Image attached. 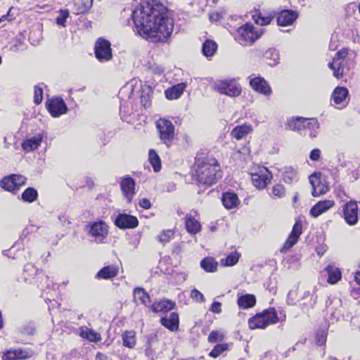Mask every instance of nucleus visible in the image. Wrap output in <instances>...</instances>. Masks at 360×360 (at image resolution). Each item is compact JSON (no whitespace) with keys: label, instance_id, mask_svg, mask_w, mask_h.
<instances>
[{"label":"nucleus","instance_id":"nucleus-2","mask_svg":"<svg viewBox=\"0 0 360 360\" xmlns=\"http://www.w3.org/2000/svg\"><path fill=\"white\" fill-rule=\"evenodd\" d=\"M193 176L200 184L212 186L221 177L220 166L214 158H207L196 163Z\"/></svg>","mask_w":360,"mask_h":360},{"label":"nucleus","instance_id":"nucleus-21","mask_svg":"<svg viewBox=\"0 0 360 360\" xmlns=\"http://www.w3.org/2000/svg\"><path fill=\"white\" fill-rule=\"evenodd\" d=\"M250 85L255 91L265 96H270L272 93L270 86L266 81L261 77L251 79Z\"/></svg>","mask_w":360,"mask_h":360},{"label":"nucleus","instance_id":"nucleus-27","mask_svg":"<svg viewBox=\"0 0 360 360\" xmlns=\"http://www.w3.org/2000/svg\"><path fill=\"white\" fill-rule=\"evenodd\" d=\"M187 84L182 82L165 90V94L167 99L173 100L179 98L184 91Z\"/></svg>","mask_w":360,"mask_h":360},{"label":"nucleus","instance_id":"nucleus-40","mask_svg":"<svg viewBox=\"0 0 360 360\" xmlns=\"http://www.w3.org/2000/svg\"><path fill=\"white\" fill-rule=\"evenodd\" d=\"M217 49V44L215 41L208 39L202 44V51L206 57L212 56Z\"/></svg>","mask_w":360,"mask_h":360},{"label":"nucleus","instance_id":"nucleus-20","mask_svg":"<svg viewBox=\"0 0 360 360\" xmlns=\"http://www.w3.org/2000/svg\"><path fill=\"white\" fill-rule=\"evenodd\" d=\"M194 213L195 214H198L197 211L192 210L189 214H187L184 217V225L185 229L188 233L191 235H195L199 233L201 230V224L199 222L198 219H195V217L192 214Z\"/></svg>","mask_w":360,"mask_h":360},{"label":"nucleus","instance_id":"nucleus-4","mask_svg":"<svg viewBox=\"0 0 360 360\" xmlns=\"http://www.w3.org/2000/svg\"><path fill=\"white\" fill-rule=\"evenodd\" d=\"M278 321L275 309L269 308L251 317L248 320V325L250 329H264L268 326L275 324Z\"/></svg>","mask_w":360,"mask_h":360},{"label":"nucleus","instance_id":"nucleus-29","mask_svg":"<svg viewBox=\"0 0 360 360\" xmlns=\"http://www.w3.org/2000/svg\"><path fill=\"white\" fill-rule=\"evenodd\" d=\"M79 335L81 338L90 342H98L101 340V335L98 333L86 326H82L79 328Z\"/></svg>","mask_w":360,"mask_h":360},{"label":"nucleus","instance_id":"nucleus-35","mask_svg":"<svg viewBox=\"0 0 360 360\" xmlns=\"http://www.w3.org/2000/svg\"><path fill=\"white\" fill-rule=\"evenodd\" d=\"M348 90L345 87H336L333 91L332 98L335 104L347 103Z\"/></svg>","mask_w":360,"mask_h":360},{"label":"nucleus","instance_id":"nucleus-42","mask_svg":"<svg viewBox=\"0 0 360 360\" xmlns=\"http://www.w3.org/2000/svg\"><path fill=\"white\" fill-rule=\"evenodd\" d=\"M252 18L255 23L261 26L269 25L273 19V17L270 15H265L259 11H255V14L252 15Z\"/></svg>","mask_w":360,"mask_h":360},{"label":"nucleus","instance_id":"nucleus-38","mask_svg":"<svg viewBox=\"0 0 360 360\" xmlns=\"http://www.w3.org/2000/svg\"><path fill=\"white\" fill-rule=\"evenodd\" d=\"M76 13H84L89 10L93 5V0H74Z\"/></svg>","mask_w":360,"mask_h":360},{"label":"nucleus","instance_id":"nucleus-51","mask_svg":"<svg viewBox=\"0 0 360 360\" xmlns=\"http://www.w3.org/2000/svg\"><path fill=\"white\" fill-rule=\"evenodd\" d=\"M70 13L67 9H61L58 12V16L56 18V23L58 25L65 27L67 18L69 17Z\"/></svg>","mask_w":360,"mask_h":360},{"label":"nucleus","instance_id":"nucleus-5","mask_svg":"<svg viewBox=\"0 0 360 360\" xmlns=\"http://www.w3.org/2000/svg\"><path fill=\"white\" fill-rule=\"evenodd\" d=\"M347 56V50L342 49L337 52L333 62L329 63L328 67L333 70V76L337 79L342 78L349 75V69L346 67L347 61L345 60Z\"/></svg>","mask_w":360,"mask_h":360},{"label":"nucleus","instance_id":"nucleus-44","mask_svg":"<svg viewBox=\"0 0 360 360\" xmlns=\"http://www.w3.org/2000/svg\"><path fill=\"white\" fill-rule=\"evenodd\" d=\"M217 262L212 257H206L200 262V266L207 272L217 271Z\"/></svg>","mask_w":360,"mask_h":360},{"label":"nucleus","instance_id":"nucleus-17","mask_svg":"<svg viewBox=\"0 0 360 360\" xmlns=\"http://www.w3.org/2000/svg\"><path fill=\"white\" fill-rule=\"evenodd\" d=\"M115 225L122 229H134L139 225L138 219L133 215L120 214L115 221Z\"/></svg>","mask_w":360,"mask_h":360},{"label":"nucleus","instance_id":"nucleus-55","mask_svg":"<svg viewBox=\"0 0 360 360\" xmlns=\"http://www.w3.org/2000/svg\"><path fill=\"white\" fill-rule=\"evenodd\" d=\"M34 103L39 104L43 100V90L41 87L36 86L34 87Z\"/></svg>","mask_w":360,"mask_h":360},{"label":"nucleus","instance_id":"nucleus-3","mask_svg":"<svg viewBox=\"0 0 360 360\" xmlns=\"http://www.w3.org/2000/svg\"><path fill=\"white\" fill-rule=\"evenodd\" d=\"M264 34V29H256L250 23L240 27L236 33V40L243 46L252 45Z\"/></svg>","mask_w":360,"mask_h":360},{"label":"nucleus","instance_id":"nucleus-47","mask_svg":"<svg viewBox=\"0 0 360 360\" xmlns=\"http://www.w3.org/2000/svg\"><path fill=\"white\" fill-rule=\"evenodd\" d=\"M152 90L149 86L142 89L141 102L145 108L150 106Z\"/></svg>","mask_w":360,"mask_h":360},{"label":"nucleus","instance_id":"nucleus-22","mask_svg":"<svg viewBox=\"0 0 360 360\" xmlns=\"http://www.w3.org/2000/svg\"><path fill=\"white\" fill-rule=\"evenodd\" d=\"M335 205V202L332 200H326L319 201L314 205L310 210V214L313 217H318L323 213L327 212Z\"/></svg>","mask_w":360,"mask_h":360},{"label":"nucleus","instance_id":"nucleus-8","mask_svg":"<svg viewBox=\"0 0 360 360\" xmlns=\"http://www.w3.org/2000/svg\"><path fill=\"white\" fill-rule=\"evenodd\" d=\"M88 234L94 238V241L98 243H102L108 235V226L102 221H94L86 226Z\"/></svg>","mask_w":360,"mask_h":360},{"label":"nucleus","instance_id":"nucleus-31","mask_svg":"<svg viewBox=\"0 0 360 360\" xmlns=\"http://www.w3.org/2000/svg\"><path fill=\"white\" fill-rule=\"evenodd\" d=\"M134 300L136 304H143L148 307L151 302L149 295L141 288H136L134 290Z\"/></svg>","mask_w":360,"mask_h":360},{"label":"nucleus","instance_id":"nucleus-59","mask_svg":"<svg viewBox=\"0 0 360 360\" xmlns=\"http://www.w3.org/2000/svg\"><path fill=\"white\" fill-rule=\"evenodd\" d=\"M210 311L215 314H220L221 312V304L214 301L210 306Z\"/></svg>","mask_w":360,"mask_h":360},{"label":"nucleus","instance_id":"nucleus-60","mask_svg":"<svg viewBox=\"0 0 360 360\" xmlns=\"http://www.w3.org/2000/svg\"><path fill=\"white\" fill-rule=\"evenodd\" d=\"M321 157V150L318 148L312 150L310 153L309 158L313 161H317Z\"/></svg>","mask_w":360,"mask_h":360},{"label":"nucleus","instance_id":"nucleus-37","mask_svg":"<svg viewBox=\"0 0 360 360\" xmlns=\"http://www.w3.org/2000/svg\"><path fill=\"white\" fill-rule=\"evenodd\" d=\"M237 303L240 308L248 309L256 304V298L253 295L246 294L238 297Z\"/></svg>","mask_w":360,"mask_h":360},{"label":"nucleus","instance_id":"nucleus-12","mask_svg":"<svg viewBox=\"0 0 360 360\" xmlns=\"http://www.w3.org/2000/svg\"><path fill=\"white\" fill-rule=\"evenodd\" d=\"M26 178L24 176L19 174H13L9 176L4 178L1 181V186L8 191L15 192L19 188L25 184Z\"/></svg>","mask_w":360,"mask_h":360},{"label":"nucleus","instance_id":"nucleus-6","mask_svg":"<svg viewBox=\"0 0 360 360\" xmlns=\"http://www.w3.org/2000/svg\"><path fill=\"white\" fill-rule=\"evenodd\" d=\"M213 87L219 94L230 97L238 96L242 91L240 85L235 79L217 80Z\"/></svg>","mask_w":360,"mask_h":360},{"label":"nucleus","instance_id":"nucleus-46","mask_svg":"<svg viewBox=\"0 0 360 360\" xmlns=\"http://www.w3.org/2000/svg\"><path fill=\"white\" fill-rule=\"evenodd\" d=\"M285 186L281 184H276L273 186L270 196L273 199L282 198L285 197Z\"/></svg>","mask_w":360,"mask_h":360},{"label":"nucleus","instance_id":"nucleus-9","mask_svg":"<svg viewBox=\"0 0 360 360\" xmlns=\"http://www.w3.org/2000/svg\"><path fill=\"white\" fill-rule=\"evenodd\" d=\"M110 43L104 39H98L95 44V55L100 62H106L112 59Z\"/></svg>","mask_w":360,"mask_h":360},{"label":"nucleus","instance_id":"nucleus-53","mask_svg":"<svg viewBox=\"0 0 360 360\" xmlns=\"http://www.w3.org/2000/svg\"><path fill=\"white\" fill-rule=\"evenodd\" d=\"M228 349H229V345L228 344H218L210 352V355L211 356H212V357H217L222 352L228 350Z\"/></svg>","mask_w":360,"mask_h":360},{"label":"nucleus","instance_id":"nucleus-58","mask_svg":"<svg viewBox=\"0 0 360 360\" xmlns=\"http://www.w3.org/2000/svg\"><path fill=\"white\" fill-rule=\"evenodd\" d=\"M326 336L327 334L324 330H321V332H319L316 335V343L319 345H323L325 344L326 341Z\"/></svg>","mask_w":360,"mask_h":360},{"label":"nucleus","instance_id":"nucleus-7","mask_svg":"<svg viewBox=\"0 0 360 360\" xmlns=\"http://www.w3.org/2000/svg\"><path fill=\"white\" fill-rule=\"evenodd\" d=\"M160 140L169 148L174 138V126L171 121L160 119L156 122Z\"/></svg>","mask_w":360,"mask_h":360},{"label":"nucleus","instance_id":"nucleus-49","mask_svg":"<svg viewBox=\"0 0 360 360\" xmlns=\"http://www.w3.org/2000/svg\"><path fill=\"white\" fill-rule=\"evenodd\" d=\"M174 233L171 229L163 230L157 237L158 240L162 244L169 243L174 237Z\"/></svg>","mask_w":360,"mask_h":360},{"label":"nucleus","instance_id":"nucleus-36","mask_svg":"<svg viewBox=\"0 0 360 360\" xmlns=\"http://www.w3.org/2000/svg\"><path fill=\"white\" fill-rule=\"evenodd\" d=\"M282 177L286 184H292L298 180L297 172L292 167H285L283 169Z\"/></svg>","mask_w":360,"mask_h":360},{"label":"nucleus","instance_id":"nucleus-63","mask_svg":"<svg viewBox=\"0 0 360 360\" xmlns=\"http://www.w3.org/2000/svg\"><path fill=\"white\" fill-rule=\"evenodd\" d=\"M319 128H307V129H309L310 130V132L309 133V136L311 137V138H315L317 136V134H318V131H317V129Z\"/></svg>","mask_w":360,"mask_h":360},{"label":"nucleus","instance_id":"nucleus-32","mask_svg":"<svg viewBox=\"0 0 360 360\" xmlns=\"http://www.w3.org/2000/svg\"><path fill=\"white\" fill-rule=\"evenodd\" d=\"M118 274V267L115 265H110L102 268L96 274L99 279H110L115 277Z\"/></svg>","mask_w":360,"mask_h":360},{"label":"nucleus","instance_id":"nucleus-23","mask_svg":"<svg viewBox=\"0 0 360 360\" xmlns=\"http://www.w3.org/2000/svg\"><path fill=\"white\" fill-rule=\"evenodd\" d=\"M160 323L171 331L177 330L179 328V315L176 312H172L169 315H166L160 319Z\"/></svg>","mask_w":360,"mask_h":360},{"label":"nucleus","instance_id":"nucleus-50","mask_svg":"<svg viewBox=\"0 0 360 360\" xmlns=\"http://www.w3.org/2000/svg\"><path fill=\"white\" fill-rule=\"evenodd\" d=\"M224 339V335L221 331L219 330H212L208 336V342L210 343L222 342Z\"/></svg>","mask_w":360,"mask_h":360},{"label":"nucleus","instance_id":"nucleus-43","mask_svg":"<svg viewBox=\"0 0 360 360\" xmlns=\"http://www.w3.org/2000/svg\"><path fill=\"white\" fill-rule=\"evenodd\" d=\"M264 58L270 66L276 65L279 60L278 52L275 49H268L264 54Z\"/></svg>","mask_w":360,"mask_h":360},{"label":"nucleus","instance_id":"nucleus-15","mask_svg":"<svg viewBox=\"0 0 360 360\" xmlns=\"http://www.w3.org/2000/svg\"><path fill=\"white\" fill-rule=\"evenodd\" d=\"M302 223L297 221L293 226L292 230L290 233L288 239L281 249V252H286L290 250L298 241L302 234Z\"/></svg>","mask_w":360,"mask_h":360},{"label":"nucleus","instance_id":"nucleus-28","mask_svg":"<svg viewBox=\"0 0 360 360\" xmlns=\"http://www.w3.org/2000/svg\"><path fill=\"white\" fill-rule=\"evenodd\" d=\"M174 302L169 300H162L151 305V309L155 313H165L174 309Z\"/></svg>","mask_w":360,"mask_h":360},{"label":"nucleus","instance_id":"nucleus-54","mask_svg":"<svg viewBox=\"0 0 360 360\" xmlns=\"http://www.w3.org/2000/svg\"><path fill=\"white\" fill-rule=\"evenodd\" d=\"M191 297L198 302L203 303L205 302L204 295L198 290L193 289L191 292Z\"/></svg>","mask_w":360,"mask_h":360},{"label":"nucleus","instance_id":"nucleus-64","mask_svg":"<svg viewBox=\"0 0 360 360\" xmlns=\"http://www.w3.org/2000/svg\"><path fill=\"white\" fill-rule=\"evenodd\" d=\"M220 18V15L217 13H210V20L212 22L217 21Z\"/></svg>","mask_w":360,"mask_h":360},{"label":"nucleus","instance_id":"nucleus-33","mask_svg":"<svg viewBox=\"0 0 360 360\" xmlns=\"http://www.w3.org/2000/svg\"><path fill=\"white\" fill-rule=\"evenodd\" d=\"M250 125H239L233 128L231 131V136L237 140H240L252 131Z\"/></svg>","mask_w":360,"mask_h":360},{"label":"nucleus","instance_id":"nucleus-1","mask_svg":"<svg viewBox=\"0 0 360 360\" xmlns=\"http://www.w3.org/2000/svg\"><path fill=\"white\" fill-rule=\"evenodd\" d=\"M131 17L141 37L152 43L167 42L174 23L164 5L155 0H148L134 10Z\"/></svg>","mask_w":360,"mask_h":360},{"label":"nucleus","instance_id":"nucleus-18","mask_svg":"<svg viewBox=\"0 0 360 360\" xmlns=\"http://www.w3.org/2000/svg\"><path fill=\"white\" fill-rule=\"evenodd\" d=\"M24 274H27V276H24L25 282L30 283H35L37 278L39 276L41 275V277L44 278L46 281H49V276L41 271L36 268V266L32 263H27L24 266Z\"/></svg>","mask_w":360,"mask_h":360},{"label":"nucleus","instance_id":"nucleus-56","mask_svg":"<svg viewBox=\"0 0 360 360\" xmlns=\"http://www.w3.org/2000/svg\"><path fill=\"white\" fill-rule=\"evenodd\" d=\"M51 281L49 278V281H46V280L41 277V275L39 276L37 278L36 283L38 285V287L41 288V289H44V288H50Z\"/></svg>","mask_w":360,"mask_h":360},{"label":"nucleus","instance_id":"nucleus-30","mask_svg":"<svg viewBox=\"0 0 360 360\" xmlns=\"http://www.w3.org/2000/svg\"><path fill=\"white\" fill-rule=\"evenodd\" d=\"M316 297L309 291L304 292L302 297L300 300V305L302 309L304 311H308L309 309L314 308Z\"/></svg>","mask_w":360,"mask_h":360},{"label":"nucleus","instance_id":"nucleus-10","mask_svg":"<svg viewBox=\"0 0 360 360\" xmlns=\"http://www.w3.org/2000/svg\"><path fill=\"white\" fill-rule=\"evenodd\" d=\"M319 124L316 119H306L304 117L292 118L288 121L287 128L292 131H301L307 128H319Z\"/></svg>","mask_w":360,"mask_h":360},{"label":"nucleus","instance_id":"nucleus-13","mask_svg":"<svg viewBox=\"0 0 360 360\" xmlns=\"http://www.w3.org/2000/svg\"><path fill=\"white\" fill-rule=\"evenodd\" d=\"M271 178V174L265 167L259 169L258 172L252 174L251 176L252 184L258 189L266 188Z\"/></svg>","mask_w":360,"mask_h":360},{"label":"nucleus","instance_id":"nucleus-24","mask_svg":"<svg viewBox=\"0 0 360 360\" xmlns=\"http://www.w3.org/2000/svg\"><path fill=\"white\" fill-rule=\"evenodd\" d=\"M297 18V15L295 12L284 10L279 13L277 18V24L279 26H288L292 25Z\"/></svg>","mask_w":360,"mask_h":360},{"label":"nucleus","instance_id":"nucleus-34","mask_svg":"<svg viewBox=\"0 0 360 360\" xmlns=\"http://www.w3.org/2000/svg\"><path fill=\"white\" fill-rule=\"evenodd\" d=\"M325 271L328 274V282L330 284H335L341 278L342 274L339 268L328 265Z\"/></svg>","mask_w":360,"mask_h":360},{"label":"nucleus","instance_id":"nucleus-52","mask_svg":"<svg viewBox=\"0 0 360 360\" xmlns=\"http://www.w3.org/2000/svg\"><path fill=\"white\" fill-rule=\"evenodd\" d=\"M22 358L23 356L21 355V352L18 350L8 351L2 356L3 360H16Z\"/></svg>","mask_w":360,"mask_h":360},{"label":"nucleus","instance_id":"nucleus-14","mask_svg":"<svg viewBox=\"0 0 360 360\" xmlns=\"http://www.w3.org/2000/svg\"><path fill=\"white\" fill-rule=\"evenodd\" d=\"M344 219L349 225H354L358 221L359 209L356 202L349 201L343 208Z\"/></svg>","mask_w":360,"mask_h":360},{"label":"nucleus","instance_id":"nucleus-11","mask_svg":"<svg viewBox=\"0 0 360 360\" xmlns=\"http://www.w3.org/2000/svg\"><path fill=\"white\" fill-rule=\"evenodd\" d=\"M309 179L312 187L311 194L314 197H318L328 191L325 176L321 172L314 173Z\"/></svg>","mask_w":360,"mask_h":360},{"label":"nucleus","instance_id":"nucleus-16","mask_svg":"<svg viewBox=\"0 0 360 360\" xmlns=\"http://www.w3.org/2000/svg\"><path fill=\"white\" fill-rule=\"evenodd\" d=\"M120 187L123 196L127 202L131 203L136 194L135 181L131 177L125 176L120 181Z\"/></svg>","mask_w":360,"mask_h":360},{"label":"nucleus","instance_id":"nucleus-25","mask_svg":"<svg viewBox=\"0 0 360 360\" xmlns=\"http://www.w3.org/2000/svg\"><path fill=\"white\" fill-rule=\"evenodd\" d=\"M221 201L224 206L228 210L236 208L240 204L238 195L233 192L224 193L222 195Z\"/></svg>","mask_w":360,"mask_h":360},{"label":"nucleus","instance_id":"nucleus-62","mask_svg":"<svg viewBox=\"0 0 360 360\" xmlns=\"http://www.w3.org/2000/svg\"><path fill=\"white\" fill-rule=\"evenodd\" d=\"M95 360H112L108 356H107L105 354L98 352L96 355Z\"/></svg>","mask_w":360,"mask_h":360},{"label":"nucleus","instance_id":"nucleus-57","mask_svg":"<svg viewBox=\"0 0 360 360\" xmlns=\"http://www.w3.org/2000/svg\"><path fill=\"white\" fill-rule=\"evenodd\" d=\"M297 292L296 290H290L287 296L286 302L288 304L293 305L296 304Z\"/></svg>","mask_w":360,"mask_h":360},{"label":"nucleus","instance_id":"nucleus-61","mask_svg":"<svg viewBox=\"0 0 360 360\" xmlns=\"http://www.w3.org/2000/svg\"><path fill=\"white\" fill-rule=\"evenodd\" d=\"M139 205L143 209H149L151 207V203L148 198H142L139 200Z\"/></svg>","mask_w":360,"mask_h":360},{"label":"nucleus","instance_id":"nucleus-26","mask_svg":"<svg viewBox=\"0 0 360 360\" xmlns=\"http://www.w3.org/2000/svg\"><path fill=\"white\" fill-rule=\"evenodd\" d=\"M43 138L44 136L41 134H38L33 137L24 141L22 143V149L26 152H30L38 148L43 140Z\"/></svg>","mask_w":360,"mask_h":360},{"label":"nucleus","instance_id":"nucleus-45","mask_svg":"<svg viewBox=\"0 0 360 360\" xmlns=\"http://www.w3.org/2000/svg\"><path fill=\"white\" fill-rule=\"evenodd\" d=\"M149 161L155 172H158L161 169V161L157 153L151 149L149 150Z\"/></svg>","mask_w":360,"mask_h":360},{"label":"nucleus","instance_id":"nucleus-48","mask_svg":"<svg viewBox=\"0 0 360 360\" xmlns=\"http://www.w3.org/2000/svg\"><path fill=\"white\" fill-rule=\"evenodd\" d=\"M38 196L37 191L33 188H27L22 194V199L25 202H32Z\"/></svg>","mask_w":360,"mask_h":360},{"label":"nucleus","instance_id":"nucleus-19","mask_svg":"<svg viewBox=\"0 0 360 360\" xmlns=\"http://www.w3.org/2000/svg\"><path fill=\"white\" fill-rule=\"evenodd\" d=\"M47 108L50 114L57 117L67 112L68 108L65 101L62 98H54L47 103Z\"/></svg>","mask_w":360,"mask_h":360},{"label":"nucleus","instance_id":"nucleus-41","mask_svg":"<svg viewBox=\"0 0 360 360\" xmlns=\"http://www.w3.org/2000/svg\"><path fill=\"white\" fill-rule=\"evenodd\" d=\"M123 345L126 347L133 348L136 345V333L133 330L126 331L122 335Z\"/></svg>","mask_w":360,"mask_h":360},{"label":"nucleus","instance_id":"nucleus-39","mask_svg":"<svg viewBox=\"0 0 360 360\" xmlns=\"http://www.w3.org/2000/svg\"><path fill=\"white\" fill-rule=\"evenodd\" d=\"M240 255L236 252H232L229 255L226 256V257L223 258L220 260V264L222 266H232L236 264L239 260Z\"/></svg>","mask_w":360,"mask_h":360}]
</instances>
